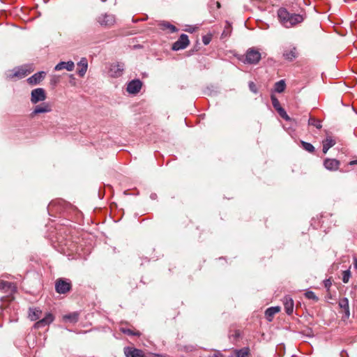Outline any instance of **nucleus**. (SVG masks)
Listing matches in <instances>:
<instances>
[{
    "label": "nucleus",
    "instance_id": "nucleus-1",
    "mask_svg": "<svg viewBox=\"0 0 357 357\" xmlns=\"http://www.w3.org/2000/svg\"><path fill=\"white\" fill-rule=\"evenodd\" d=\"M278 17L282 25L286 28L292 27L301 23L304 20L303 15L291 13L284 8H280L278 10Z\"/></svg>",
    "mask_w": 357,
    "mask_h": 357
},
{
    "label": "nucleus",
    "instance_id": "nucleus-9",
    "mask_svg": "<svg viewBox=\"0 0 357 357\" xmlns=\"http://www.w3.org/2000/svg\"><path fill=\"white\" fill-rule=\"evenodd\" d=\"M142 86V82L139 79H133L127 85V91L131 94H136L139 92Z\"/></svg>",
    "mask_w": 357,
    "mask_h": 357
},
{
    "label": "nucleus",
    "instance_id": "nucleus-24",
    "mask_svg": "<svg viewBox=\"0 0 357 357\" xmlns=\"http://www.w3.org/2000/svg\"><path fill=\"white\" fill-rule=\"evenodd\" d=\"M280 310V307H268L266 312L265 315L268 320L271 321L273 318V317L278 312H279Z\"/></svg>",
    "mask_w": 357,
    "mask_h": 357
},
{
    "label": "nucleus",
    "instance_id": "nucleus-29",
    "mask_svg": "<svg viewBox=\"0 0 357 357\" xmlns=\"http://www.w3.org/2000/svg\"><path fill=\"white\" fill-rule=\"evenodd\" d=\"M231 32V25L228 22H226L225 29L222 33L221 37L226 38L230 36Z\"/></svg>",
    "mask_w": 357,
    "mask_h": 357
},
{
    "label": "nucleus",
    "instance_id": "nucleus-8",
    "mask_svg": "<svg viewBox=\"0 0 357 357\" xmlns=\"http://www.w3.org/2000/svg\"><path fill=\"white\" fill-rule=\"evenodd\" d=\"M189 43L188 36L186 34L183 33L180 36L178 40L173 44L172 49L176 51L183 50L187 47Z\"/></svg>",
    "mask_w": 357,
    "mask_h": 357
},
{
    "label": "nucleus",
    "instance_id": "nucleus-42",
    "mask_svg": "<svg viewBox=\"0 0 357 357\" xmlns=\"http://www.w3.org/2000/svg\"><path fill=\"white\" fill-rule=\"evenodd\" d=\"M349 164L350 165H357V160H352V161H351Z\"/></svg>",
    "mask_w": 357,
    "mask_h": 357
},
{
    "label": "nucleus",
    "instance_id": "nucleus-16",
    "mask_svg": "<svg viewBox=\"0 0 357 357\" xmlns=\"http://www.w3.org/2000/svg\"><path fill=\"white\" fill-rule=\"evenodd\" d=\"M283 304L286 313L289 315L291 314L294 305L293 299L290 296H286L283 299Z\"/></svg>",
    "mask_w": 357,
    "mask_h": 357
},
{
    "label": "nucleus",
    "instance_id": "nucleus-11",
    "mask_svg": "<svg viewBox=\"0 0 357 357\" xmlns=\"http://www.w3.org/2000/svg\"><path fill=\"white\" fill-rule=\"evenodd\" d=\"M283 57L288 61H293L298 57L297 49L294 46H290L285 49L283 52Z\"/></svg>",
    "mask_w": 357,
    "mask_h": 357
},
{
    "label": "nucleus",
    "instance_id": "nucleus-3",
    "mask_svg": "<svg viewBox=\"0 0 357 357\" xmlns=\"http://www.w3.org/2000/svg\"><path fill=\"white\" fill-rule=\"evenodd\" d=\"M72 284L70 280L59 278L55 282V290L58 294H65L70 291Z\"/></svg>",
    "mask_w": 357,
    "mask_h": 357
},
{
    "label": "nucleus",
    "instance_id": "nucleus-14",
    "mask_svg": "<svg viewBox=\"0 0 357 357\" xmlns=\"http://www.w3.org/2000/svg\"><path fill=\"white\" fill-rule=\"evenodd\" d=\"M124 354L126 357H144L142 350L133 347H125Z\"/></svg>",
    "mask_w": 357,
    "mask_h": 357
},
{
    "label": "nucleus",
    "instance_id": "nucleus-41",
    "mask_svg": "<svg viewBox=\"0 0 357 357\" xmlns=\"http://www.w3.org/2000/svg\"><path fill=\"white\" fill-rule=\"evenodd\" d=\"M51 84L52 85H56V82H57V79L55 78V77H53L52 79H51Z\"/></svg>",
    "mask_w": 357,
    "mask_h": 357
},
{
    "label": "nucleus",
    "instance_id": "nucleus-23",
    "mask_svg": "<svg viewBox=\"0 0 357 357\" xmlns=\"http://www.w3.org/2000/svg\"><path fill=\"white\" fill-rule=\"evenodd\" d=\"M159 26L163 31L168 30L169 33H174L178 31V29L174 25L165 21L161 22L159 24Z\"/></svg>",
    "mask_w": 357,
    "mask_h": 357
},
{
    "label": "nucleus",
    "instance_id": "nucleus-35",
    "mask_svg": "<svg viewBox=\"0 0 357 357\" xmlns=\"http://www.w3.org/2000/svg\"><path fill=\"white\" fill-rule=\"evenodd\" d=\"M305 296L313 301H318V297L315 295V294L312 291H307L305 293Z\"/></svg>",
    "mask_w": 357,
    "mask_h": 357
},
{
    "label": "nucleus",
    "instance_id": "nucleus-4",
    "mask_svg": "<svg viewBox=\"0 0 357 357\" xmlns=\"http://www.w3.org/2000/svg\"><path fill=\"white\" fill-rule=\"evenodd\" d=\"M261 53L255 47L249 48L245 53L243 62L249 64H257L261 59Z\"/></svg>",
    "mask_w": 357,
    "mask_h": 357
},
{
    "label": "nucleus",
    "instance_id": "nucleus-28",
    "mask_svg": "<svg viewBox=\"0 0 357 357\" xmlns=\"http://www.w3.org/2000/svg\"><path fill=\"white\" fill-rule=\"evenodd\" d=\"M308 125L314 126L317 129H321L322 127L321 122L313 116L310 117L308 120Z\"/></svg>",
    "mask_w": 357,
    "mask_h": 357
},
{
    "label": "nucleus",
    "instance_id": "nucleus-17",
    "mask_svg": "<svg viewBox=\"0 0 357 357\" xmlns=\"http://www.w3.org/2000/svg\"><path fill=\"white\" fill-rule=\"evenodd\" d=\"M52 111L51 106L46 102H44L41 105H36L32 112V116L36 115L37 114L40 113H47Z\"/></svg>",
    "mask_w": 357,
    "mask_h": 357
},
{
    "label": "nucleus",
    "instance_id": "nucleus-44",
    "mask_svg": "<svg viewBox=\"0 0 357 357\" xmlns=\"http://www.w3.org/2000/svg\"><path fill=\"white\" fill-rule=\"evenodd\" d=\"M156 197H157L156 194H151V198L152 199H155L156 198Z\"/></svg>",
    "mask_w": 357,
    "mask_h": 357
},
{
    "label": "nucleus",
    "instance_id": "nucleus-12",
    "mask_svg": "<svg viewBox=\"0 0 357 357\" xmlns=\"http://www.w3.org/2000/svg\"><path fill=\"white\" fill-rule=\"evenodd\" d=\"M340 162L336 159L326 158L324 161V166L330 171H336L339 169Z\"/></svg>",
    "mask_w": 357,
    "mask_h": 357
},
{
    "label": "nucleus",
    "instance_id": "nucleus-22",
    "mask_svg": "<svg viewBox=\"0 0 357 357\" xmlns=\"http://www.w3.org/2000/svg\"><path fill=\"white\" fill-rule=\"evenodd\" d=\"M339 306L340 308L343 309L345 313V317H349L350 315L349 313V300L347 298H342L339 301Z\"/></svg>",
    "mask_w": 357,
    "mask_h": 357
},
{
    "label": "nucleus",
    "instance_id": "nucleus-33",
    "mask_svg": "<svg viewBox=\"0 0 357 357\" xmlns=\"http://www.w3.org/2000/svg\"><path fill=\"white\" fill-rule=\"evenodd\" d=\"M351 278V272L349 270H346L342 272V282L347 283Z\"/></svg>",
    "mask_w": 357,
    "mask_h": 357
},
{
    "label": "nucleus",
    "instance_id": "nucleus-25",
    "mask_svg": "<svg viewBox=\"0 0 357 357\" xmlns=\"http://www.w3.org/2000/svg\"><path fill=\"white\" fill-rule=\"evenodd\" d=\"M63 320L70 323H76L79 319V314L76 312L66 314L63 317Z\"/></svg>",
    "mask_w": 357,
    "mask_h": 357
},
{
    "label": "nucleus",
    "instance_id": "nucleus-18",
    "mask_svg": "<svg viewBox=\"0 0 357 357\" xmlns=\"http://www.w3.org/2000/svg\"><path fill=\"white\" fill-rule=\"evenodd\" d=\"M88 68V62L86 58H82L77 63V74L79 77H84Z\"/></svg>",
    "mask_w": 357,
    "mask_h": 357
},
{
    "label": "nucleus",
    "instance_id": "nucleus-6",
    "mask_svg": "<svg viewBox=\"0 0 357 357\" xmlns=\"http://www.w3.org/2000/svg\"><path fill=\"white\" fill-rule=\"evenodd\" d=\"M97 21L101 26L109 27L115 23V17L112 14H102L98 17Z\"/></svg>",
    "mask_w": 357,
    "mask_h": 357
},
{
    "label": "nucleus",
    "instance_id": "nucleus-39",
    "mask_svg": "<svg viewBox=\"0 0 357 357\" xmlns=\"http://www.w3.org/2000/svg\"><path fill=\"white\" fill-rule=\"evenodd\" d=\"M249 89L252 92H253L255 93H257V89L256 84L253 82H250L249 83Z\"/></svg>",
    "mask_w": 357,
    "mask_h": 357
},
{
    "label": "nucleus",
    "instance_id": "nucleus-10",
    "mask_svg": "<svg viewBox=\"0 0 357 357\" xmlns=\"http://www.w3.org/2000/svg\"><path fill=\"white\" fill-rule=\"evenodd\" d=\"M54 317L52 313H47L44 318L38 320L37 322L35 323L34 328L37 329L43 328L50 324L54 321Z\"/></svg>",
    "mask_w": 357,
    "mask_h": 357
},
{
    "label": "nucleus",
    "instance_id": "nucleus-21",
    "mask_svg": "<svg viewBox=\"0 0 357 357\" xmlns=\"http://www.w3.org/2000/svg\"><path fill=\"white\" fill-rule=\"evenodd\" d=\"M42 310L36 307H30L29 310V317L31 321H36L40 318Z\"/></svg>",
    "mask_w": 357,
    "mask_h": 357
},
{
    "label": "nucleus",
    "instance_id": "nucleus-19",
    "mask_svg": "<svg viewBox=\"0 0 357 357\" xmlns=\"http://www.w3.org/2000/svg\"><path fill=\"white\" fill-rule=\"evenodd\" d=\"M0 289L4 290L5 292L12 294L15 291L16 287L13 283L6 281H0Z\"/></svg>",
    "mask_w": 357,
    "mask_h": 357
},
{
    "label": "nucleus",
    "instance_id": "nucleus-45",
    "mask_svg": "<svg viewBox=\"0 0 357 357\" xmlns=\"http://www.w3.org/2000/svg\"><path fill=\"white\" fill-rule=\"evenodd\" d=\"M194 30H195V29H186V31H188V32H191V33H192V32H193V31H194Z\"/></svg>",
    "mask_w": 357,
    "mask_h": 357
},
{
    "label": "nucleus",
    "instance_id": "nucleus-40",
    "mask_svg": "<svg viewBox=\"0 0 357 357\" xmlns=\"http://www.w3.org/2000/svg\"><path fill=\"white\" fill-rule=\"evenodd\" d=\"M331 282L329 280H327L325 281V287L326 288H329L331 287Z\"/></svg>",
    "mask_w": 357,
    "mask_h": 357
},
{
    "label": "nucleus",
    "instance_id": "nucleus-43",
    "mask_svg": "<svg viewBox=\"0 0 357 357\" xmlns=\"http://www.w3.org/2000/svg\"><path fill=\"white\" fill-rule=\"evenodd\" d=\"M354 268L357 270V259L356 258H355L354 260Z\"/></svg>",
    "mask_w": 357,
    "mask_h": 357
},
{
    "label": "nucleus",
    "instance_id": "nucleus-20",
    "mask_svg": "<svg viewBox=\"0 0 357 357\" xmlns=\"http://www.w3.org/2000/svg\"><path fill=\"white\" fill-rule=\"evenodd\" d=\"M335 140L333 139L332 137H326V138L322 142L324 153L326 154L329 150V149L333 147L335 144Z\"/></svg>",
    "mask_w": 357,
    "mask_h": 357
},
{
    "label": "nucleus",
    "instance_id": "nucleus-7",
    "mask_svg": "<svg viewBox=\"0 0 357 357\" xmlns=\"http://www.w3.org/2000/svg\"><path fill=\"white\" fill-rule=\"evenodd\" d=\"M124 70V64L123 63H112L109 69V75L112 77H119L122 75Z\"/></svg>",
    "mask_w": 357,
    "mask_h": 357
},
{
    "label": "nucleus",
    "instance_id": "nucleus-2",
    "mask_svg": "<svg viewBox=\"0 0 357 357\" xmlns=\"http://www.w3.org/2000/svg\"><path fill=\"white\" fill-rule=\"evenodd\" d=\"M32 71L33 68L31 66H22L20 67L15 68L13 70H10L9 72V74L8 75V77L10 79H22L23 77H25Z\"/></svg>",
    "mask_w": 357,
    "mask_h": 357
},
{
    "label": "nucleus",
    "instance_id": "nucleus-26",
    "mask_svg": "<svg viewBox=\"0 0 357 357\" xmlns=\"http://www.w3.org/2000/svg\"><path fill=\"white\" fill-rule=\"evenodd\" d=\"M235 357H249L250 350L248 347H244L238 350H236Z\"/></svg>",
    "mask_w": 357,
    "mask_h": 357
},
{
    "label": "nucleus",
    "instance_id": "nucleus-34",
    "mask_svg": "<svg viewBox=\"0 0 357 357\" xmlns=\"http://www.w3.org/2000/svg\"><path fill=\"white\" fill-rule=\"evenodd\" d=\"M271 98L272 105L276 110H278V109H279V108L282 107L280 106L279 100L275 96H271Z\"/></svg>",
    "mask_w": 357,
    "mask_h": 357
},
{
    "label": "nucleus",
    "instance_id": "nucleus-36",
    "mask_svg": "<svg viewBox=\"0 0 357 357\" xmlns=\"http://www.w3.org/2000/svg\"><path fill=\"white\" fill-rule=\"evenodd\" d=\"M212 39V35L211 34H207L202 37V42L205 45H207L210 43Z\"/></svg>",
    "mask_w": 357,
    "mask_h": 357
},
{
    "label": "nucleus",
    "instance_id": "nucleus-37",
    "mask_svg": "<svg viewBox=\"0 0 357 357\" xmlns=\"http://www.w3.org/2000/svg\"><path fill=\"white\" fill-rule=\"evenodd\" d=\"M240 331H238V330H236L234 333V334H230L229 335V338L231 339L232 340H236L239 337H240Z\"/></svg>",
    "mask_w": 357,
    "mask_h": 357
},
{
    "label": "nucleus",
    "instance_id": "nucleus-38",
    "mask_svg": "<svg viewBox=\"0 0 357 357\" xmlns=\"http://www.w3.org/2000/svg\"><path fill=\"white\" fill-rule=\"evenodd\" d=\"M201 357H222V354L218 351H215L212 354L202 355Z\"/></svg>",
    "mask_w": 357,
    "mask_h": 357
},
{
    "label": "nucleus",
    "instance_id": "nucleus-30",
    "mask_svg": "<svg viewBox=\"0 0 357 357\" xmlns=\"http://www.w3.org/2000/svg\"><path fill=\"white\" fill-rule=\"evenodd\" d=\"M301 143L302 148L303 149H305L306 151H307L309 153L314 152L315 149H314V146L312 144H311L310 143H308V142H306L304 141H301Z\"/></svg>",
    "mask_w": 357,
    "mask_h": 357
},
{
    "label": "nucleus",
    "instance_id": "nucleus-27",
    "mask_svg": "<svg viewBox=\"0 0 357 357\" xmlns=\"http://www.w3.org/2000/svg\"><path fill=\"white\" fill-rule=\"evenodd\" d=\"M286 84L284 80L281 79L275 84V91L278 93H282L284 91Z\"/></svg>",
    "mask_w": 357,
    "mask_h": 357
},
{
    "label": "nucleus",
    "instance_id": "nucleus-46",
    "mask_svg": "<svg viewBox=\"0 0 357 357\" xmlns=\"http://www.w3.org/2000/svg\"><path fill=\"white\" fill-rule=\"evenodd\" d=\"M106 0H102V1H105Z\"/></svg>",
    "mask_w": 357,
    "mask_h": 357
},
{
    "label": "nucleus",
    "instance_id": "nucleus-15",
    "mask_svg": "<svg viewBox=\"0 0 357 357\" xmlns=\"http://www.w3.org/2000/svg\"><path fill=\"white\" fill-rule=\"evenodd\" d=\"M75 68L74 62L72 61H69L67 62L61 61L54 67V70L56 71L61 70L63 69H66L68 71L73 70Z\"/></svg>",
    "mask_w": 357,
    "mask_h": 357
},
{
    "label": "nucleus",
    "instance_id": "nucleus-13",
    "mask_svg": "<svg viewBox=\"0 0 357 357\" xmlns=\"http://www.w3.org/2000/svg\"><path fill=\"white\" fill-rule=\"evenodd\" d=\"M45 75L46 73L44 71L36 73L27 79V82L31 85L38 84L45 78Z\"/></svg>",
    "mask_w": 357,
    "mask_h": 357
},
{
    "label": "nucleus",
    "instance_id": "nucleus-31",
    "mask_svg": "<svg viewBox=\"0 0 357 357\" xmlns=\"http://www.w3.org/2000/svg\"><path fill=\"white\" fill-rule=\"evenodd\" d=\"M120 330H121V331L123 333L127 334L128 335H135V336H139L140 335V333L139 331L134 332V331H132L130 328H126L121 327Z\"/></svg>",
    "mask_w": 357,
    "mask_h": 357
},
{
    "label": "nucleus",
    "instance_id": "nucleus-5",
    "mask_svg": "<svg viewBox=\"0 0 357 357\" xmlns=\"http://www.w3.org/2000/svg\"><path fill=\"white\" fill-rule=\"evenodd\" d=\"M46 98L45 91L43 88H37L31 91V101L33 104L44 101Z\"/></svg>",
    "mask_w": 357,
    "mask_h": 357
},
{
    "label": "nucleus",
    "instance_id": "nucleus-32",
    "mask_svg": "<svg viewBox=\"0 0 357 357\" xmlns=\"http://www.w3.org/2000/svg\"><path fill=\"white\" fill-rule=\"evenodd\" d=\"M277 112H278L279 115L284 120H286V121L291 120L290 117L288 116L286 111L282 107L279 108V109H278Z\"/></svg>",
    "mask_w": 357,
    "mask_h": 357
}]
</instances>
